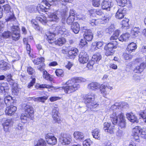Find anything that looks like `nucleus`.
<instances>
[{
    "mask_svg": "<svg viewBox=\"0 0 146 146\" xmlns=\"http://www.w3.org/2000/svg\"><path fill=\"white\" fill-rule=\"evenodd\" d=\"M86 40L84 39H82L80 40L79 43V46L80 48H81L84 47L85 45H87V42Z\"/></svg>",
    "mask_w": 146,
    "mask_h": 146,
    "instance_id": "56",
    "label": "nucleus"
},
{
    "mask_svg": "<svg viewBox=\"0 0 146 146\" xmlns=\"http://www.w3.org/2000/svg\"><path fill=\"white\" fill-rule=\"evenodd\" d=\"M66 41V39L62 37H60L56 39L55 45L61 46L65 43Z\"/></svg>",
    "mask_w": 146,
    "mask_h": 146,
    "instance_id": "35",
    "label": "nucleus"
},
{
    "mask_svg": "<svg viewBox=\"0 0 146 146\" xmlns=\"http://www.w3.org/2000/svg\"><path fill=\"white\" fill-rule=\"evenodd\" d=\"M125 8L123 7L118 9L115 15L117 19H121L124 18L126 11L128 10L127 9L125 10Z\"/></svg>",
    "mask_w": 146,
    "mask_h": 146,
    "instance_id": "21",
    "label": "nucleus"
},
{
    "mask_svg": "<svg viewBox=\"0 0 146 146\" xmlns=\"http://www.w3.org/2000/svg\"><path fill=\"white\" fill-rule=\"evenodd\" d=\"M111 0H103L101 4V7L103 10L110 8L111 5Z\"/></svg>",
    "mask_w": 146,
    "mask_h": 146,
    "instance_id": "28",
    "label": "nucleus"
},
{
    "mask_svg": "<svg viewBox=\"0 0 146 146\" xmlns=\"http://www.w3.org/2000/svg\"><path fill=\"white\" fill-rule=\"evenodd\" d=\"M102 58V56L98 52H96L92 56V60L95 62L99 61Z\"/></svg>",
    "mask_w": 146,
    "mask_h": 146,
    "instance_id": "40",
    "label": "nucleus"
},
{
    "mask_svg": "<svg viewBox=\"0 0 146 146\" xmlns=\"http://www.w3.org/2000/svg\"><path fill=\"white\" fill-rule=\"evenodd\" d=\"M55 36V34L50 33L49 35L47 36L46 39L49 43L55 44L56 41Z\"/></svg>",
    "mask_w": 146,
    "mask_h": 146,
    "instance_id": "27",
    "label": "nucleus"
},
{
    "mask_svg": "<svg viewBox=\"0 0 146 146\" xmlns=\"http://www.w3.org/2000/svg\"><path fill=\"white\" fill-rule=\"evenodd\" d=\"M139 30L140 29L139 27L133 28L131 30V33L133 36L135 37L137 36L139 33Z\"/></svg>",
    "mask_w": 146,
    "mask_h": 146,
    "instance_id": "47",
    "label": "nucleus"
},
{
    "mask_svg": "<svg viewBox=\"0 0 146 146\" xmlns=\"http://www.w3.org/2000/svg\"><path fill=\"white\" fill-rule=\"evenodd\" d=\"M22 110L23 112L21 114L20 119L23 123H26L29 119L32 120L34 119L35 110L32 105L28 104H25Z\"/></svg>",
    "mask_w": 146,
    "mask_h": 146,
    "instance_id": "2",
    "label": "nucleus"
},
{
    "mask_svg": "<svg viewBox=\"0 0 146 146\" xmlns=\"http://www.w3.org/2000/svg\"><path fill=\"white\" fill-rule=\"evenodd\" d=\"M129 37V34L127 33H125L121 35L118 38V39L119 41L123 42L127 40Z\"/></svg>",
    "mask_w": 146,
    "mask_h": 146,
    "instance_id": "46",
    "label": "nucleus"
},
{
    "mask_svg": "<svg viewBox=\"0 0 146 146\" xmlns=\"http://www.w3.org/2000/svg\"><path fill=\"white\" fill-rule=\"evenodd\" d=\"M86 28V27H84L82 29L84 33L83 35L84 38L87 41H91L93 38L94 34L91 29Z\"/></svg>",
    "mask_w": 146,
    "mask_h": 146,
    "instance_id": "8",
    "label": "nucleus"
},
{
    "mask_svg": "<svg viewBox=\"0 0 146 146\" xmlns=\"http://www.w3.org/2000/svg\"><path fill=\"white\" fill-rule=\"evenodd\" d=\"M45 59L44 57H41L37 58L34 59L33 62L35 65H39L41 63H43L44 62Z\"/></svg>",
    "mask_w": 146,
    "mask_h": 146,
    "instance_id": "43",
    "label": "nucleus"
},
{
    "mask_svg": "<svg viewBox=\"0 0 146 146\" xmlns=\"http://www.w3.org/2000/svg\"><path fill=\"white\" fill-rule=\"evenodd\" d=\"M140 134L142 138L146 140V127H143L141 128Z\"/></svg>",
    "mask_w": 146,
    "mask_h": 146,
    "instance_id": "55",
    "label": "nucleus"
},
{
    "mask_svg": "<svg viewBox=\"0 0 146 146\" xmlns=\"http://www.w3.org/2000/svg\"><path fill=\"white\" fill-rule=\"evenodd\" d=\"M89 59V56L86 52L82 51L79 55L78 60L80 64H84L87 63Z\"/></svg>",
    "mask_w": 146,
    "mask_h": 146,
    "instance_id": "13",
    "label": "nucleus"
},
{
    "mask_svg": "<svg viewBox=\"0 0 146 146\" xmlns=\"http://www.w3.org/2000/svg\"><path fill=\"white\" fill-rule=\"evenodd\" d=\"M107 87V86L103 84H100V91L101 93L102 94L103 96L106 98V95L108 94V93H107L106 91V89Z\"/></svg>",
    "mask_w": 146,
    "mask_h": 146,
    "instance_id": "34",
    "label": "nucleus"
},
{
    "mask_svg": "<svg viewBox=\"0 0 146 146\" xmlns=\"http://www.w3.org/2000/svg\"><path fill=\"white\" fill-rule=\"evenodd\" d=\"M92 133L93 137L96 139H100V130L98 128L93 130Z\"/></svg>",
    "mask_w": 146,
    "mask_h": 146,
    "instance_id": "37",
    "label": "nucleus"
},
{
    "mask_svg": "<svg viewBox=\"0 0 146 146\" xmlns=\"http://www.w3.org/2000/svg\"><path fill=\"white\" fill-rule=\"evenodd\" d=\"M71 29L75 33H78L80 30L79 24L77 22H74L71 25Z\"/></svg>",
    "mask_w": 146,
    "mask_h": 146,
    "instance_id": "31",
    "label": "nucleus"
},
{
    "mask_svg": "<svg viewBox=\"0 0 146 146\" xmlns=\"http://www.w3.org/2000/svg\"><path fill=\"white\" fill-rule=\"evenodd\" d=\"M117 116L119 120V121H126L125 117L123 113H121Z\"/></svg>",
    "mask_w": 146,
    "mask_h": 146,
    "instance_id": "60",
    "label": "nucleus"
},
{
    "mask_svg": "<svg viewBox=\"0 0 146 146\" xmlns=\"http://www.w3.org/2000/svg\"><path fill=\"white\" fill-rule=\"evenodd\" d=\"M48 96L46 95L45 96L39 97V102H41L42 103H44L48 98Z\"/></svg>",
    "mask_w": 146,
    "mask_h": 146,
    "instance_id": "59",
    "label": "nucleus"
},
{
    "mask_svg": "<svg viewBox=\"0 0 146 146\" xmlns=\"http://www.w3.org/2000/svg\"><path fill=\"white\" fill-rule=\"evenodd\" d=\"M53 76L50 74L46 70H44L42 72V77L45 80L49 81L50 82H53L54 80Z\"/></svg>",
    "mask_w": 146,
    "mask_h": 146,
    "instance_id": "24",
    "label": "nucleus"
},
{
    "mask_svg": "<svg viewBox=\"0 0 146 146\" xmlns=\"http://www.w3.org/2000/svg\"><path fill=\"white\" fill-rule=\"evenodd\" d=\"M9 90V88L8 86H4L3 84H1L0 86V93H5L6 94H8Z\"/></svg>",
    "mask_w": 146,
    "mask_h": 146,
    "instance_id": "45",
    "label": "nucleus"
},
{
    "mask_svg": "<svg viewBox=\"0 0 146 146\" xmlns=\"http://www.w3.org/2000/svg\"><path fill=\"white\" fill-rule=\"evenodd\" d=\"M36 76H31L30 78L31 80L28 84L27 87L28 88H31L34 85L36 82Z\"/></svg>",
    "mask_w": 146,
    "mask_h": 146,
    "instance_id": "41",
    "label": "nucleus"
},
{
    "mask_svg": "<svg viewBox=\"0 0 146 146\" xmlns=\"http://www.w3.org/2000/svg\"><path fill=\"white\" fill-rule=\"evenodd\" d=\"M131 141L129 146H137V144L134 141L140 142V139L139 134H132L131 138Z\"/></svg>",
    "mask_w": 146,
    "mask_h": 146,
    "instance_id": "19",
    "label": "nucleus"
},
{
    "mask_svg": "<svg viewBox=\"0 0 146 146\" xmlns=\"http://www.w3.org/2000/svg\"><path fill=\"white\" fill-rule=\"evenodd\" d=\"M78 50L76 48H69L68 49V56L70 58L74 59L78 55Z\"/></svg>",
    "mask_w": 146,
    "mask_h": 146,
    "instance_id": "17",
    "label": "nucleus"
},
{
    "mask_svg": "<svg viewBox=\"0 0 146 146\" xmlns=\"http://www.w3.org/2000/svg\"><path fill=\"white\" fill-rule=\"evenodd\" d=\"M122 56L124 60H130L133 58V56L132 55L126 52L123 53Z\"/></svg>",
    "mask_w": 146,
    "mask_h": 146,
    "instance_id": "49",
    "label": "nucleus"
},
{
    "mask_svg": "<svg viewBox=\"0 0 146 146\" xmlns=\"http://www.w3.org/2000/svg\"><path fill=\"white\" fill-rule=\"evenodd\" d=\"M30 22L32 27L35 30L37 31L40 30L41 28L39 25L38 22L36 19H32Z\"/></svg>",
    "mask_w": 146,
    "mask_h": 146,
    "instance_id": "32",
    "label": "nucleus"
},
{
    "mask_svg": "<svg viewBox=\"0 0 146 146\" xmlns=\"http://www.w3.org/2000/svg\"><path fill=\"white\" fill-rule=\"evenodd\" d=\"M100 0H92V5L95 7H98L100 5Z\"/></svg>",
    "mask_w": 146,
    "mask_h": 146,
    "instance_id": "57",
    "label": "nucleus"
},
{
    "mask_svg": "<svg viewBox=\"0 0 146 146\" xmlns=\"http://www.w3.org/2000/svg\"><path fill=\"white\" fill-rule=\"evenodd\" d=\"M4 100V102L7 106L13 105L15 103V101L13 99L12 97L9 95L5 96Z\"/></svg>",
    "mask_w": 146,
    "mask_h": 146,
    "instance_id": "26",
    "label": "nucleus"
},
{
    "mask_svg": "<svg viewBox=\"0 0 146 146\" xmlns=\"http://www.w3.org/2000/svg\"><path fill=\"white\" fill-rule=\"evenodd\" d=\"M79 15H77L75 13V11L73 10H70V11L69 15L66 20V22L69 25H71L74 23L75 20V17H76L77 20H80L81 18L78 17Z\"/></svg>",
    "mask_w": 146,
    "mask_h": 146,
    "instance_id": "10",
    "label": "nucleus"
},
{
    "mask_svg": "<svg viewBox=\"0 0 146 146\" xmlns=\"http://www.w3.org/2000/svg\"><path fill=\"white\" fill-rule=\"evenodd\" d=\"M56 0H42L41 3L38 4L36 6V10L38 13L48 12L50 9L51 6L56 5Z\"/></svg>",
    "mask_w": 146,
    "mask_h": 146,
    "instance_id": "3",
    "label": "nucleus"
},
{
    "mask_svg": "<svg viewBox=\"0 0 146 146\" xmlns=\"http://www.w3.org/2000/svg\"><path fill=\"white\" fill-rule=\"evenodd\" d=\"M118 126L119 130L125 128L126 126V121H119Z\"/></svg>",
    "mask_w": 146,
    "mask_h": 146,
    "instance_id": "51",
    "label": "nucleus"
},
{
    "mask_svg": "<svg viewBox=\"0 0 146 146\" xmlns=\"http://www.w3.org/2000/svg\"><path fill=\"white\" fill-rule=\"evenodd\" d=\"M9 15V16L6 19V21H14L16 19V18L13 12H10Z\"/></svg>",
    "mask_w": 146,
    "mask_h": 146,
    "instance_id": "53",
    "label": "nucleus"
},
{
    "mask_svg": "<svg viewBox=\"0 0 146 146\" xmlns=\"http://www.w3.org/2000/svg\"><path fill=\"white\" fill-rule=\"evenodd\" d=\"M3 129L6 132L9 131L10 128L12 125L11 120L7 119L2 124Z\"/></svg>",
    "mask_w": 146,
    "mask_h": 146,
    "instance_id": "23",
    "label": "nucleus"
},
{
    "mask_svg": "<svg viewBox=\"0 0 146 146\" xmlns=\"http://www.w3.org/2000/svg\"><path fill=\"white\" fill-rule=\"evenodd\" d=\"M55 32L60 36H67L68 34V31L66 29L64 26H58L56 27Z\"/></svg>",
    "mask_w": 146,
    "mask_h": 146,
    "instance_id": "14",
    "label": "nucleus"
},
{
    "mask_svg": "<svg viewBox=\"0 0 146 146\" xmlns=\"http://www.w3.org/2000/svg\"><path fill=\"white\" fill-rule=\"evenodd\" d=\"M111 120L113 125H116L117 123L118 118L115 113H113L110 115Z\"/></svg>",
    "mask_w": 146,
    "mask_h": 146,
    "instance_id": "38",
    "label": "nucleus"
},
{
    "mask_svg": "<svg viewBox=\"0 0 146 146\" xmlns=\"http://www.w3.org/2000/svg\"><path fill=\"white\" fill-rule=\"evenodd\" d=\"M54 72L56 76L58 77H62L64 76V72L62 69H56L55 70Z\"/></svg>",
    "mask_w": 146,
    "mask_h": 146,
    "instance_id": "39",
    "label": "nucleus"
},
{
    "mask_svg": "<svg viewBox=\"0 0 146 146\" xmlns=\"http://www.w3.org/2000/svg\"><path fill=\"white\" fill-rule=\"evenodd\" d=\"M100 84L96 82L93 81L88 84L87 86V88L89 90L96 91L99 89Z\"/></svg>",
    "mask_w": 146,
    "mask_h": 146,
    "instance_id": "20",
    "label": "nucleus"
},
{
    "mask_svg": "<svg viewBox=\"0 0 146 146\" xmlns=\"http://www.w3.org/2000/svg\"><path fill=\"white\" fill-rule=\"evenodd\" d=\"M17 110V108L13 105L7 106L6 108L5 113L6 115L11 116L14 114Z\"/></svg>",
    "mask_w": 146,
    "mask_h": 146,
    "instance_id": "18",
    "label": "nucleus"
},
{
    "mask_svg": "<svg viewBox=\"0 0 146 146\" xmlns=\"http://www.w3.org/2000/svg\"><path fill=\"white\" fill-rule=\"evenodd\" d=\"M45 138L46 142L49 145H53L57 143V140L56 138L54 135H52L51 133H48L46 134Z\"/></svg>",
    "mask_w": 146,
    "mask_h": 146,
    "instance_id": "11",
    "label": "nucleus"
},
{
    "mask_svg": "<svg viewBox=\"0 0 146 146\" xmlns=\"http://www.w3.org/2000/svg\"><path fill=\"white\" fill-rule=\"evenodd\" d=\"M95 95L92 93H89L83 97L84 102L89 110L94 109L99 106V104L97 102H93L95 100Z\"/></svg>",
    "mask_w": 146,
    "mask_h": 146,
    "instance_id": "4",
    "label": "nucleus"
},
{
    "mask_svg": "<svg viewBox=\"0 0 146 146\" xmlns=\"http://www.w3.org/2000/svg\"><path fill=\"white\" fill-rule=\"evenodd\" d=\"M118 45V42L115 40L112 41L106 44L104 48L105 50V55L108 56L113 55L115 51L113 49L116 48Z\"/></svg>",
    "mask_w": 146,
    "mask_h": 146,
    "instance_id": "5",
    "label": "nucleus"
},
{
    "mask_svg": "<svg viewBox=\"0 0 146 146\" xmlns=\"http://www.w3.org/2000/svg\"><path fill=\"white\" fill-rule=\"evenodd\" d=\"M27 71L28 74L30 75H32L35 73V69L31 66H29L27 67Z\"/></svg>",
    "mask_w": 146,
    "mask_h": 146,
    "instance_id": "52",
    "label": "nucleus"
},
{
    "mask_svg": "<svg viewBox=\"0 0 146 146\" xmlns=\"http://www.w3.org/2000/svg\"><path fill=\"white\" fill-rule=\"evenodd\" d=\"M95 62L92 60L89 61L87 63L86 67L89 70L92 69L93 68V66Z\"/></svg>",
    "mask_w": 146,
    "mask_h": 146,
    "instance_id": "58",
    "label": "nucleus"
},
{
    "mask_svg": "<svg viewBox=\"0 0 146 146\" xmlns=\"http://www.w3.org/2000/svg\"><path fill=\"white\" fill-rule=\"evenodd\" d=\"M19 88L17 86H13L11 89L13 95H17L19 92Z\"/></svg>",
    "mask_w": 146,
    "mask_h": 146,
    "instance_id": "54",
    "label": "nucleus"
},
{
    "mask_svg": "<svg viewBox=\"0 0 146 146\" xmlns=\"http://www.w3.org/2000/svg\"><path fill=\"white\" fill-rule=\"evenodd\" d=\"M126 116L127 119L132 122H134L137 121V117L131 112L127 113Z\"/></svg>",
    "mask_w": 146,
    "mask_h": 146,
    "instance_id": "33",
    "label": "nucleus"
},
{
    "mask_svg": "<svg viewBox=\"0 0 146 146\" xmlns=\"http://www.w3.org/2000/svg\"><path fill=\"white\" fill-rule=\"evenodd\" d=\"M137 48V46L136 43L134 42H131L128 44L126 50L129 52L131 53L135 51Z\"/></svg>",
    "mask_w": 146,
    "mask_h": 146,
    "instance_id": "29",
    "label": "nucleus"
},
{
    "mask_svg": "<svg viewBox=\"0 0 146 146\" xmlns=\"http://www.w3.org/2000/svg\"><path fill=\"white\" fill-rule=\"evenodd\" d=\"M146 67V63L143 62L139 66H137L135 68L134 71L135 73H141Z\"/></svg>",
    "mask_w": 146,
    "mask_h": 146,
    "instance_id": "25",
    "label": "nucleus"
},
{
    "mask_svg": "<svg viewBox=\"0 0 146 146\" xmlns=\"http://www.w3.org/2000/svg\"><path fill=\"white\" fill-rule=\"evenodd\" d=\"M86 79L81 77H74L71 78L66 82V86L62 87H54L51 85L46 84L39 85V89L47 88L51 89V90L63 89L66 94L73 93L78 90L80 87L79 83L84 82Z\"/></svg>",
    "mask_w": 146,
    "mask_h": 146,
    "instance_id": "1",
    "label": "nucleus"
},
{
    "mask_svg": "<svg viewBox=\"0 0 146 146\" xmlns=\"http://www.w3.org/2000/svg\"><path fill=\"white\" fill-rule=\"evenodd\" d=\"M139 115L143 119L144 122L146 123V112L143 110L141 112Z\"/></svg>",
    "mask_w": 146,
    "mask_h": 146,
    "instance_id": "63",
    "label": "nucleus"
},
{
    "mask_svg": "<svg viewBox=\"0 0 146 146\" xmlns=\"http://www.w3.org/2000/svg\"><path fill=\"white\" fill-rule=\"evenodd\" d=\"M141 128L139 126H135L132 129V134H139L140 133Z\"/></svg>",
    "mask_w": 146,
    "mask_h": 146,
    "instance_id": "50",
    "label": "nucleus"
},
{
    "mask_svg": "<svg viewBox=\"0 0 146 146\" xmlns=\"http://www.w3.org/2000/svg\"><path fill=\"white\" fill-rule=\"evenodd\" d=\"M60 140L62 145H68L70 144L72 141L71 136L68 133H61Z\"/></svg>",
    "mask_w": 146,
    "mask_h": 146,
    "instance_id": "9",
    "label": "nucleus"
},
{
    "mask_svg": "<svg viewBox=\"0 0 146 146\" xmlns=\"http://www.w3.org/2000/svg\"><path fill=\"white\" fill-rule=\"evenodd\" d=\"M103 129L106 132L110 134H113L116 130L115 125L107 122L104 123Z\"/></svg>",
    "mask_w": 146,
    "mask_h": 146,
    "instance_id": "12",
    "label": "nucleus"
},
{
    "mask_svg": "<svg viewBox=\"0 0 146 146\" xmlns=\"http://www.w3.org/2000/svg\"><path fill=\"white\" fill-rule=\"evenodd\" d=\"M92 143V141L90 139H86L83 142V146H90Z\"/></svg>",
    "mask_w": 146,
    "mask_h": 146,
    "instance_id": "61",
    "label": "nucleus"
},
{
    "mask_svg": "<svg viewBox=\"0 0 146 146\" xmlns=\"http://www.w3.org/2000/svg\"><path fill=\"white\" fill-rule=\"evenodd\" d=\"M47 144L45 141L42 138H40L37 141L36 143L34 146H46Z\"/></svg>",
    "mask_w": 146,
    "mask_h": 146,
    "instance_id": "44",
    "label": "nucleus"
},
{
    "mask_svg": "<svg viewBox=\"0 0 146 146\" xmlns=\"http://www.w3.org/2000/svg\"><path fill=\"white\" fill-rule=\"evenodd\" d=\"M117 5L121 7L126 6L127 8L129 10L132 7L131 2L127 1V0H115Z\"/></svg>",
    "mask_w": 146,
    "mask_h": 146,
    "instance_id": "15",
    "label": "nucleus"
},
{
    "mask_svg": "<svg viewBox=\"0 0 146 146\" xmlns=\"http://www.w3.org/2000/svg\"><path fill=\"white\" fill-rule=\"evenodd\" d=\"M111 16L108 14L104 16L102 19L99 18L97 19L92 18L90 20L89 23L92 26L98 25L99 24H105L108 22L111 19Z\"/></svg>",
    "mask_w": 146,
    "mask_h": 146,
    "instance_id": "6",
    "label": "nucleus"
},
{
    "mask_svg": "<svg viewBox=\"0 0 146 146\" xmlns=\"http://www.w3.org/2000/svg\"><path fill=\"white\" fill-rule=\"evenodd\" d=\"M89 14L90 15V17H96V9H92L88 11Z\"/></svg>",
    "mask_w": 146,
    "mask_h": 146,
    "instance_id": "64",
    "label": "nucleus"
},
{
    "mask_svg": "<svg viewBox=\"0 0 146 146\" xmlns=\"http://www.w3.org/2000/svg\"><path fill=\"white\" fill-rule=\"evenodd\" d=\"M3 7L4 11H6V13H9L10 12L11 9V7L9 4H6L3 6Z\"/></svg>",
    "mask_w": 146,
    "mask_h": 146,
    "instance_id": "62",
    "label": "nucleus"
},
{
    "mask_svg": "<svg viewBox=\"0 0 146 146\" xmlns=\"http://www.w3.org/2000/svg\"><path fill=\"white\" fill-rule=\"evenodd\" d=\"M39 15H37L36 17V19L39 21L43 25H46L48 22L47 19L45 15L43 13H41Z\"/></svg>",
    "mask_w": 146,
    "mask_h": 146,
    "instance_id": "22",
    "label": "nucleus"
},
{
    "mask_svg": "<svg viewBox=\"0 0 146 146\" xmlns=\"http://www.w3.org/2000/svg\"><path fill=\"white\" fill-rule=\"evenodd\" d=\"M11 35L13 40L17 41L20 37V29L18 26L13 25L11 27Z\"/></svg>",
    "mask_w": 146,
    "mask_h": 146,
    "instance_id": "7",
    "label": "nucleus"
},
{
    "mask_svg": "<svg viewBox=\"0 0 146 146\" xmlns=\"http://www.w3.org/2000/svg\"><path fill=\"white\" fill-rule=\"evenodd\" d=\"M103 44V42L101 41L93 43L91 46L92 49L94 50H96L102 47Z\"/></svg>",
    "mask_w": 146,
    "mask_h": 146,
    "instance_id": "36",
    "label": "nucleus"
},
{
    "mask_svg": "<svg viewBox=\"0 0 146 146\" xmlns=\"http://www.w3.org/2000/svg\"><path fill=\"white\" fill-rule=\"evenodd\" d=\"M129 19L126 18H124L121 22V27L123 28L126 27L127 29H128L129 26Z\"/></svg>",
    "mask_w": 146,
    "mask_h": 146,
    "instance_id": "42",
    "label": "nucleus"
},
{
    "mask_svg": "<svg viewBox=\"0 0 146 146\" xmlns=\"http://www.w3.org/2000/svg\"><path fill=\"white\" fill-rule=\"evenodd\" d=\"M8 63L5 62L3 61L0 64V69L3 70H6L9 69Z\"/></svg>",
    "mask_w": 146,
    "mask_h": 146,
    "instance_id": "48",
    "label": "nucleus"
},
{
    "mask_svg": "<svg viewBox=\"0 0 146 146\" xmlns=\"http://www.w3.org/2000/svg\"><path fill=\"white\" fill-rule=\"evenodd\" d=\"M73 135L74 138L76 140H81L84 139V134L83 133L79 131H75Z\"/></svg>",
    "mask_w": 146,
    "mask_h": 146,
    "instance_id": "30",
    "label": "nucleus"
},
{
    "mask_svg": "<svg viewBox=\"0 0 146 146\" xmlns=\"http://www.w3.org/2000/svg\"><path fill=\"white\" fill-rule=\"evenodd\" d=\"M52 117L55 123H61L62 120L61 117L59 115L60 113L58 111L54 109L52 110Z\"/></svg>",
    "mask_w": 146,
    "mask_h": 146,
    "instance_id": "16",
    "label": "nucleus"
}]
</instances>
